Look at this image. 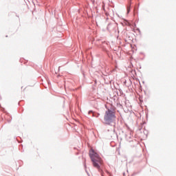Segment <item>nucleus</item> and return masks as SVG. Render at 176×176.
Listing matches in <instances>:
<instances>
[{
	"label": "nucleus",
	"instance_id": "3",
	"mask_svg": "<svg viewBox=\"0 0 176 176\" xmlns=\"http://www.w3.org/2000/svg\"><path fill=\"white\" fill-rule=\"evenodd\" d=\"M127 10H128V12H129V11H130V9L128 8Z\"/></svg>",
	"mask_w": 176,
	"mask_h": 176
},
{
	"label": "nucleus",
	"instance_id": "2",
	"mask_svg": "<svg viewBox=\"0 0 176 176\" xmlns=\"http://www.w3.org/2000/svg\"><path fill=\"white\" fill-rule=\"evenodd\" d=\"M116 119V116H115V113L111 110H107L105 112L104 116V124H111V123H113Z\"/></svg>",
	"mask_w": 176,
	"mask_h": 176
},
{
	"label": "nucleus",
	"instance_id": "1",
	"mask_svg": "<svg viewBox=\"0 0 176 176\" xmlns=\"http://www.w3.org/2000/svg\"><path fill=\"white\" fill-rule=\"evenodd\" d=\"M89 153L91 160L93 163L94 167H95V168H97L98 171H101L103 162L101 157H100V155H98V154L96 152H95L94 149L93 148L90 149Z\"/></svg>",
	"mask_w": 176,
	"mask_h": 176
}]
</instances>
